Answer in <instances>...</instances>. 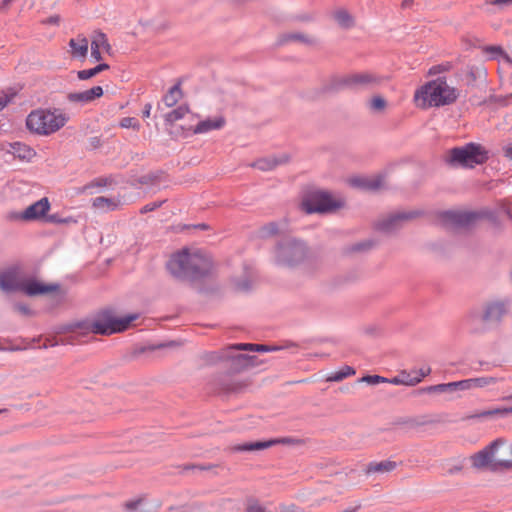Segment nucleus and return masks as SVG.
I'll list each match as a JSON object with an SVG mask.
<instances>
[{"label":"nucleus","mask_w":512,"mask_h":512,"mask_svg":"<svg viewBox=\"0 0 512 512\" xmlns=\"http://www.w3.org/2000/svg\"><path fill=\"white\" fill-rule=\"evenodd\" d=\"M510 308L511 300L509 298L486 301L481 310L472 309L466 314L464 324L470 334L483 335L491 329L499 327L509 314Z\"/></svg>","instance_id":"nucleus-1"},{"label":"nucleus","mask_w":512,"mask_h":512,"mask_svg":"<svg viewBox=\"0 0 512 512\" xmlns=\"http://www.w3.org/2000/svg\"><path fill=\"white\" fill-rule=\"evenodd\" d=\"M212 267L210 256L201 250L183 249L173 254L167 263V269L174 277L191 281L208 276Z\"/></svg>","instance_id":"nucleus-2"},{"label":"nucleus","mask_w":512,"mask_h":512,"mask_svg":"<svg viewBox=\"0 0 512 512\" xmlns=\"http://www.w3.org/2000/svg\"><path fill=\"white\" fill-rule=\"evenodd\" d=\"M0 289L10 293L24 292L28 296L48 294L59 289L58 284H43L34 279H26L20 265H12L0 271Z\"/></svg>","instance_id":"nucleus-3"},{"label":"nucleus","mask_w":512,"mask_h":512,"mask_svg":"<svg viewBox=\"0 0 512 512\" xmlns=\"http://www.w3.org/2000/svg\"><path fill=\"white\" fill-rule=\"evenodd\" d=\"M459 96L456 88L450 87L445 78L439 77L428 82L415 93V99L423 101L422 106L440 107L454 103Z\"/></svg>","instance_id":"nucleus-4"},{"label":"nucleus","mask_w":512,"mask_h":512,"mask_svg":"<svg viewBox=\"0 0 512 512\" xmlns=\"http://www.w3.org/2000/svg\"><path fill=\"white\" fill-rule=\"evenodd\" d=\"M488 158V151L481 144L470 142L447 150L443 161L452 168H474Z\"/></svg>","instance_id":"nucleus-5"},{"label":"nucleus","mask_w":512,"mask_h":512,"mask_svg":"<svg viewBox=\"0 0 512 512\" xmlns=\"http://www.w3.org/2000/svg\"><path fill=\"white\" fill-rule=\"evenodd\" d=\"M68 121V117L59 110H34L26 119L27 128L39 135H50L60 130Z\"/></svg>","instance_id":"nucleus-6"},{"label":"nucleus","mask_w":512,"mask_h":512,"mask_svg":"<svg viewBox=\"0 0 512 512\" xmlns=\"http://www.w3.org/2000/svg\"><path fill=\"white\" fill-rule=\"evenodd\" d=\"M138 318V313L117 317L113 310L105 309L91 323L87 324L85 328L94 334L110 335L125 331Z\"/></svg>","instance_id":"nucleus-7"},{"label":"nucleus","mask_w":512,"mask_h":512,"mask_svg":"<svg viewBox=\"0 0 512 512\" xmlns=\"http://www.w3.org/2000/svg\"><path fill=\"white\" fill-rule=\"evenodd\" d=\"M504 446L507 453L512 455V447L499 438L472 456L473 466L478 469L489 466L492 471L512 468V459H505L498 455V449Z\"/></svg>","instance_id":"nucleus-8"},{"label":"nucleus","mask_w":512,"mask_h":512,"mask_svg":"<svg viewBox=\"0 0 512 512\" xmlns=\"http://www.w3.org/2000/svg\"><path fill=\"white\" fill-rule=\"evenodd\" d=\"M307 255L306 245L297 239L286 238L281 240L274 251L277 265L293 268L299 265Z\"/></svg>","instance_id":"nucleus-9"},{"label":"nucleus","mask_w":512,"mask_h":512,"mask_svg":"<svg viewBox=\"0 0 512 512\" xmlns=\"http://www.w3.org/2000/svg\"><path fill=\"white\" fill-rule=\"evenodd\" d=\"M341 207L339 201L334 200L328 192L313 191L302 201L303 210L308 213H328Z\"/></svg>","instance_id":"nucleus-10"},{"label":"nucleus","mask_w":512,"mask_h":512,"mask_svg":"<svg viewBox=\"0 0 512 512\" xmlns=\"http://www.w3.org/2000/svg\"><path fill=\"white\" fill-rule=\"evenodd\" d=\"M418 214L416 211L391 213L379 219L375 227L378 231L392 233L400 229L406 221L418 216Z\"/></svg>","instance_id":"nucleus-11"},{"label":"nucleus","mask_w":512,"mask_h":512,"mask_svg":"<svg viewBox=\"0 0 512 512\" xmlns=\"http://www.w3.org/2000/svg\"><path fill=\"white\" fill-rule=\"evenodd\" d=\"M50 209V203L47 197L34 202L22 212H12L9 218L12 220L34 221L46 215Z\"/></svg>","instance_id":"nucleus-12"},{"label":"nucleus","mask_w":512,"mask_h":512,"mask_svg":"<svg viewBox=\"0 0 512 512\" xmlns=\"http://www.w3.org/2000/svg\"><path fill=\"white\" fill-rule=\"evenodd\" d=\"M349 90H364L374 88L382 83L383 77L369 72H355L348 74Z\"/></svg>","instance_id":"nucleus-13"},{"label":"nucleus","mask_w":512,"mask_h":512,"mask_svg":"<svg viewBox=\"0 0 512 512\" xmlns=\"http://www.w3.org/2000/svg\"><path fill=\"white\" fill-rule=\"evenodd\" d=\"M300 443H301V440H299V439L292 438V437H283V438L271 439L268 441H256V442L235 445L232 447V450L236 451V452H250V451L267 449L276 444L296 445V444H300Z\"/></svg>","instance_id":"nucleus-14"},{"label":"nucleus","mask_w":512,"mask_h":512,"mask_svg":"<svg viewBox=\"0 0 512 512\" xmlns=\"http://www.w3.org/2000/svg\"><path fill=\"white\" fill-rule=\"evenodd\" d=\"M234 350H230L229 347L225 353V358L230 360V369L234 372H240L250 367L260 365L263 361L258 360L256 356H249L245 354H232Z\"/></svg>","instance_id":"nucleus-15"},{"label":"nucleus","mask_w":512,"mask_h":512,"mask_svg":"<svg viewBox=\"0 0 512 512\" xmlns=\"http://www.w3.org/2000/svg\"><path fill=\"white\" fill-rule=\"evenodd\" d=\"M350 184L365 191L375 192L385 187V177L381 174L369 177H354L350 179Z\"/></svg>","instance_id":"nucleus-16"},{"label":"nucleus","mask_w":512,"mask_h":512,"mask_svg":"<svg viewBox=\"0 0 512 512\" xmlns=\"http://www.w3.org/2000/svg\"><path fill=\"white\" fill-rule=\"evenodd\" d=\"M349 90V80L347 75H332L327 78L321 85L320 92L322 94H337L343 90Z\"/></svg>","instance_id":"nucleus-17"},{"label":"nucleus","mask_w":512,"mask_h":512,"mask_svg":"<svg viewBox=\"0 0 512 512\" xmlns=\"http://www.w3.org/2000/svg\"><path fill=\"white\" fill-rule=\"evenodd\" d=\"M444 218L457 227H468L475 222L478 214L470 211H446Z\"/></svg>","instance_id":"nucleus-18"},{"label":"nucleus","mask_w":512,"mask_h":512,"mask_svg":"<svg viewBox=\"0 0 512 512\" xmlns=\"http://www.w3.org/2000/svg\"><path fill=\"white\" fill-rule=\"evenodd\" d=\"M103 95L101 86H94L82 92H72L67 95V99L71 103L88 104Z\"/></svg>","instance_id":"nucleus-19"},{"label":"nucleus","mask_w":512,"mask_h":512,"mask_svg":"<svg viewBox=\"0 0 512 512\" xmlns=\"http://www.w3.org/2000/svg\"><path fill=\"white\" fill-rule=\"evenodd\" d=\"M424 393H456L466 391L465 379L449 383H441L421 389Z\"/></svg>","instance_id":"nucleus-20"},{"label":"nucleus","mask_w":512,"mask_h":512,"mask_svg":"<svg viewBox=\"0 0 512 512\" xmlns=\"http://www.w3.org/2000/svg\"><path fill=\"white\" fill-rule=\"evenodd\" d=\"M226 121L223 116L207 118L200 121L193 129L194 134H203L212 130H219L224 127Z\"/></svg>","instance_id":"nucleus-21"},{"label":"nucleus","mask_w":512,"mask_h":512,"mask_svg":"<svg viewBox=\"0 0 512 512\" xmlns=\"http://www.w3.org/2000/svg\"><path fill=\"white\" fill-rule=\"evenodd\" d=\"M288 161L287 155L265 157L256 160L251 164L252 167L257 168L261 171H270L275 169L277 166L284 164Z\"/></svg>","instance_id":"nucleus-22"},{"label":"nucleus","mask_w":512,"mask_h":512,"mask_svg":"<svg viewBox=\"0 0 512 512\" xmlns=\"http://www.w3.org/2000/svg\"><path fill=\"white\" fill-rule=\"evenodd\" d=\"M88 39L82 35L72 38L69 41L71 55L74 58L85 59L88 53Z\"/></svg>","instance_id":"nucleus-23"},{"label":"nucleus","mask_w":512,"mask_h":512,"mask_svg":"<svg viewBox=\"0 0 512 512\" xmlns=\"http://www.w3.org/2000/svg\"><path fill=\"white\" fill-rule=\"evenodd\" d=\"M503 378L494 376H482L476 378L465 379L466 391L477 388H485L497 384L499 381H503Z\"/></svg>","instance_id":"nucleus-24"},{"label":"nucleus","mask_w":512,"mask_h":512,"mask_svg":"<svg viewBox=\"0 0 512 512\" xmlns=\"http://www.w3.org/2000/svg\"><path fill=\"white\" fill-rule=\"evenodd\" d=\"M396 467L397 463L391 460H385L381 462H370L365 468V473L367 475L374 473L384 474L392 472L394 469H396Z\"/></svg>","instance_id":"nucleus-25"},{"label":"nucleus","mask_w":512,"mask_h":512,"mask_svg":"<svg viewBox=\"0 0 512 512\" xmlns=\"http://www.w3.org/2000/svg\"><path fill=\"white\" fill-rule=\"evenodd\" d=\"M332 16L342 29H350L355 25L354 17L344 8L336 9Z\"/></svg>","instance_id":"nucleus-26"},{"label":"nucleus","mask_w":512,"mask_h":512,"mask_svg":"<svg viewBox=\"0 0 512 512\" xmlns=\"http://www.w3.org/2000/svg\"><path fill=\"white\" fill-rule=\"evenodd\" d=\"M10 148V152L22 160H30L35 155V151L31 147L21 142L12 143Z\"/></svg>","instance_id":"nucleus-27"},{"label":"nucleus","mask_w":512,"mask_h":512,"mask_svg":"<svg viewBox=\"0 0 512 512\" xmlns=\"http://www.w3.org/2000/svg\"><path fill=\"white\" fill-rule=\"evenodd\" d=\"M120 201L115 198H107L99 196L93 199L92 205L94 208L104 212L113 211L119 206Z\"/></svg>","instance_id":"nucleus-28"},{"label":"nucleus","mask_w":512,"mask_h":512,"mask_svg":"<svg viewBox=\"0 0 512 512\" xmlns=\"http://www.w3.org/2000/svg\"><path fill=\"white\" fill-rule=\"evenodd\" d=\"M182 98L181 82L178 81L172 86L168 92L163 96V102L167 107L175 106Z\"/></svg>","instance_id":"nucleus-29"},{"label":"nucleus","mask_w":512,"mask_h":512,"mask_svg":"<svg viewBox=\"0 0 512 512\" xmlns=\"http://www.w3.org/2000/svg\"><path fill=\"white\" fill-rule=\"evenodd\" d=\"M230 350H249V351H257V352H269L276 351L280 348L277 346H268L263 344H250V343H240L229 346Z\"/></svg>","instance_id":"nucleus-30"},{"label":"nucleus","mask_w":512,"mask_h":512,"mask_svg":"<svg viewBox=\"0 0 512 512\" xmlns=\"http://www.w3.org/2000/svg\"><path fill=\"white\" fill-rule=\"evenodd\" d=\"M510 414H512V406L484 410L480 413L473 415L472 418H489L494 416L506 417Z\"/></svg>","instance_id":"nucleus-31"},{"label":"nucleus","mask_w":512,"mask_h":512,"mask_svg":"<svg viewBox=\"0 0 512 512\" xmlns=\"http://www.w3.org/2000/svg\"><path fill=\"white\" fill-rule=\"evenodd\" d=\"M109 68H110V66L108 64L100 63L93 68L78 71L77 77L80 80H88V79L98 75L99 73H101L105 70H108Z\"/></svg>","instance_id":"nucleus-32"},{"label":"nucleus","mask_w":512,"mask_h":512,"mask_svg":"<svg viewBox=\"0 0 512 512\" xmlns=\"http://www.w3.org/2000/svg\"><path fill=\"white\" fill-rule=\"evenodd\" d=\"M187 113H189V107L187 105H180L165 115V122L172 125L176 121L184 118Z\"/></svg>","instance_id":"nucleus-33"},{"label":"nucleus","mask_w":512,"mask_h":512,"mask_svg":"<svg viewBox=\"0 0 512 512\" xmlns=\"http://www.w3.org/2000/svg\"><path fill=\"white\" fill-rule=\"evenodd\" d=\"M387 383L414 386L419 383V378H413L409 373L403 371L398 376L388 379Z\"/></svg>","instance_id":"nucleus-34"},{"label":"nucleus","mask_w":512,"mask_h":512,"mask_svg":"<svg viewBox=\"0 0 512 512\" xmlns=\"http://www.w3.org/2000/svg\"><path fill=\"white\" fill-rule=\"evenodd\" d=\"M355 370L351 366H345L341 370L332 373L330 376H328L327 381L330 382H340L343 379L347 378L348 376L354 375Z\"/></svg>","instance_id":"nucleus-35"},{"label":"nucleus","mask_w":512,"mask_h":512,"mask_svg":"<svg viewBox=\"0 0 512 512\" xmlns=\"http://www.w3.org/2000/svg\"><path fill=\"white\" fill-rule=\"evenodd\" d=\"M290 41H299L306 44H311L312 40L302 33H288L279 38V44H285Z\"/></svg>","instance_id":"nucleus-36"},{"label":"nucleus","mask_w":512,"mask_h":512,"mask_svg":"<svg viewBox=\"0 0 512 512\" xmlns=\"http://www.w3.org/2000/svg\"><path fill=\"white\" fill-rule=\"evenodd\" d=\"M96 42L97 49H104L107 53H110L111 51V45L108 42L107 36L105 33L101 31H97L94 33L92 41Z\"/></svg>","instance_id":"nucleus-37"},{"label":"nucleus","mask_w":512,"mask_h":512,"mask_svg":"<svg viewBox=\"0 0 512 512\" xmlns=\"http://www.w3.org/2000/svg\"><path fill=\"white\" fill-rule=\"evenodd\" d=\"M221 385H222V390L226 393H238L243 389V387L246 384L235 381V380H229V381L222 382Z\"/></svg>","instance_id":"nucleus-38"},{"label":"nucleus","mask_w":512,"mask_h":512,"mask_svg":"<svg viewBox=\"0 0 512 512\" xmlns=\"http://www.w3.org/2000/svg\"><path fill=\"white\" fill-rule=\"evenodd\" d=\"M279 231V226L276 222H270L260 228L261 237H270L276 235Z\"/></svg>","instance_id":"nucleus-39"},{"label":"nucleus","mask_w":512,"mask_h":512,"mask_svg":"<svg viewBox=\"0 0 512 512\" xmlns=\"http://www.w3.org/2000/svg\"><path fill=\"white\" fill-rule=\"evenodd\" d=\"M387 102L380 96H375L370 101V108L375 111H382L385 109Z\"/></svg>","instance_id":"nucleus-40"},{"label":"nucleus","mask_w":512,"mask_h":512,"mask_svg":"<svg viewBox=\"0 0 512 512\" xmlns=\"http://www.w3.org/2000/svg\"><path fill=\"white\" fill-rule=\"evenodd\" d=\"M360 381L365 382L367 384L375 385L378 383H386L388 382V378L379 376V375H367L360 379Z\"/></svg>","instance_id":"nucleus-41"},{"label":"nucleus","mask_w":512,"mask_h":512,"mask_svg":"<svg viewBox=\"0 0 512 512\" xmlns=\"http://www.w3.org/2000/svg\"><path fill=\"white\" fill-rule=\"evenodd\" d=\"M374 245V242L371 241V240H365V241H362V242H359V243H356L354 244L352 247H351V251L352 252H360V251H367L369 250L370 248H372Z\"/></svg>","instance_id":"nucleus-42"},{"label":"nucleus","mask_w":512,"mask_h":512,"mask_svg":"<svg viewBox=\"0 0 512 512\" xmlns=\"http://www.w3.org/2000/svg\"><path fill=\"white\" fill-rule=\"evenodd\" d=\"M485 5H492L497 7L498 10H504L512 5V0H486Z\"/></svg>","instance_id":"nucleus-43"},{"label":"nucleus","mask_w":512,"mask_h":512,"mask_svg":"<svg viewBox=\"0 0 512 512\" xmlns=\"http://www.w3.org/2000/svg\"><path fill=\"white\" fill-rule=\"evenodd\" d=\"M120 126L122 128H133V129H139V123L138 121L133 117H125L120 121Z\"/></svg>","instance_id":"nucleus-44"},{"label":"nucleus","mask_w":512,"mask_h":512,"mask_svg":"<svg viewBox=\"0 0 512 512\" xmlns=\"http://www.w3.org/2000/svg\"><path fill=\"white\" fill-rule=\"evenodd\" d=\"M164 202L165 201H155V202L148 203L141 208L140 213L145 214V213L154 211L157 208L161 207Z\"/></svg>","instance_id":"nucleus-45"},{"label":"nucleus","mask_w":512,"mask_h":512,"mask_svg":"<svg viewBox=\"0 0 512 512\" xmlns=\"http://www.w3.org/2000/svg\"><path fill=\"white\" fill-rule=\"evenodd\" d=\"M235 288L239 291H248L251 288V281L248 278L235 281Z\"/></svg>","instance_id":"nucleus-46"},{"label":"nucleus","mask_w":512,"mask_h":512,"mask_svg":"<svg viewBox=\"0 0 512 512\" xmlns=\"http://www.w3.org/2000/svg\"><path fill=\"white\" fill-rule=\"evenodd\" d=\"M59 344H73L72 341L68 340L67 338H63V337H60L59 340H55L54 338L53 339H47L46 340V343L44 344V347H52V346H56V345H59Z\"/></svg>","instance_id":"nucleus-47"},{"label":"nucleus","mask_w":512,"mask_h":512,"mask_svg":"<svg viewBox=\"0 0 512 512\" xmlns=\"http://www.w3.org/2000/svg\"><path fill=\"white\" fill-rule=\"evenodd\" d=\"M13 96V93L7 94L4 91H0V111L6 107V105L11 101Z\"/></svg>","instance_id":"nucleus-48"},{"label":"nucleus","mask_w":512,"mask_h":512,"mask_svg":"<svg viewBox=\"0 0 512 512\" xmlns=\"http://www.w3.org/2000/svg\"><path fill=\"white\" fill-rule=\"evenodd\" d=\"M46 221L49 223H69L72 221L71 218H61L57 214L48 215Z\"/></svg>","instance_id":"nucleus-49"},{"label":"nucleus","mask_w":512,"mask_h":512,"mask_svg":"<svg viewBox=\"0 0 512 512\" xmlns=\"http://www.w3.org/2000/svg\"><path fill=\"white\" fill-rule=\"evenodd\" d=\"M486 52L490 53L493 58L504 55V51L500 46H488Z\"/></svg>","instance_id":"nucleus-50"},{"label":"nucleus","mask_w":512,"mask_h":512,"mask_svg":"<svg viewBox=\"0 0 512 512\" xmlns=\"http://www.w3.org/2000/svg\"><path fill=\"white\" fill-rule=\"evenodd\" d=\"M102 145L100 137H91L88 140V149L94 150L99 148Z\"/></svg>","instance_id":"nucleus-51"},{"label":"nucleus","mask_w":512,"mask_h":512,"mask_svg":"<svg viewBox=\"0 0 512 512\" xmlns=\"http://www.w3.org/2000/svg\"><path fill=\"white\" fill-rule=\"evenodd\" d=\"M91 56L96 61L102 60V54L100 52V49H97L96 42H91Z\"/></svg>","instance_id":"nucleus-52"},{"label":"nucleus","mask_w":512,"mask_h":512,"mask_svg":"<svg viewBox=\"0 0 512 512\" xmlns=\"http://www.w3.org/2000/svg\"><path fill=\"white\" fill-rule=\"evenodd\" d=\"M142 503V499L131 500L125 503V508L129 511H135Z\"/></svg>","instance_id":"nucleus-53"},{"label":"nucleus","mask_w":512,"mask_h":512,"mask_svg":"<svg viewBox=\"0 0 512 512\" xmlns=\"http://www.w3.org/2000/svg\"><path fill=\"white\" fill-rule=\"evenodd\" d=\"M246 512H265V510L257 502H250L247 506Z\"/></svg>","instance_id":"nucleus-54"},{"label":"nucleus","mask_w":512,"mask_h":512,"mask_svg":"<svg viewBox=\"0 0 512 512\" xmlns=\"http://www.w3.org/2000/svg\"><path fill=\"white\" fill-rule=\"evenodd\" d=\"M415 373L417 375L414 376L413 378H419V382H420L424 377H426L427 375H429L431 373V368L430 367L421 368L418 371H415Z\"/></svg>","instance_id":"nucleus-55"},{"label":"nucleus","mask_w":512,"mask_h":512,"mask_svg":"<svg viewBox=\"0 0 512 512\" xmlns=\"http://www.w3.org/2000/svg\"><path fill=\"white\" fill-rule=\"evenodd\" d=\"M59 22H60V17L58 15L50 16L43 21V23L50 24V25H58Z\"/></svg>","instance_id":"nucleus-56"},{"label":"nucleus","mask_w":512,"mask_h":512,"mask_svg":"<svg viewBox=\"0 0 512 512\" xmlns=\"http://www.w3.org/2000/svg\"><path fill=\"white\" fill-rule=\"evenodd\" d=\"M510 100H512V94L505 96V97H497L496 101L502 106H507L510 103Z\"/></svg>","instance_id":"nucleus-57"},{"label":"nucleus","mask_w":512,"mask_h":512,"mask_svg":"<svg viewBox=\"0 0 512 512\" xmlns=\"http://www.w3.org/2000/svg\"><path fill=\"white\" fill-rule=\"evenodd\" d=\"M15 308H16L17 311H19L23 315H30L31 314V310L26 305L17 304Z\"/></svg>","instance_id":"nucleus-58"},{"label":"nucleus","mask_w":512,"mask_h":512,"mask_svg":"<svg viewBox=\"0 0 512 512\" xmlns=\"http://www.w3.org/2000/svg\"><path fill=\"white\" fill-rule=\"evenodd\" d=\"M415 1L414 0H402L401 1V8L406 10V9H411L414 5Z\"/></svg>","instance_id":"nucleus-59"},{"label":"nucleus","mask_w":512,"mask_h":512,"mask_svg":"<svg viewBox=\"0 0 512 512\" xmlns=\"http://www.w3.org/2000/svg\"><path fill=\"white\" fill-rule=\"evenodd\" d=\"M16 0H3L0 5V11H6L9 9L10 5Z\"/></svg>","instance_id":"nucleus-60"},{"label":"nucleus","mask_w":512,"mask_h":512,"mask_svg":"<svg viewBox=\"0 0 512 512\" xmlns=\"http://www.w3.org/2000/svg\"><path fill=\"white\" fill-rule=\"evenodd\" d=\"M504 156L512 161V145L503 148Z\"/></svg>","instance_id":"nucleus-61"},{"label":"nucleus","mask_w":512,"mask_h":512,"mask_svg":"<svg viewBox=\"0 0 512 512\" xmlns=\"http://www.w3.org/2000/svg\"><path fill=\"white\" fill-rule=\"evenodd\" d=\"M152 105L150 103L145 104L143 109V117L148 118L150 116Z\"/></svg>","instance_id":"nucleus-62"},{"label":"nucleus","mask_w":512,"mask_h":512,"mask_svg":"<svg viewBox=\"0 0 512 512\" xmlns=\"http://www.w3.org/2000/svg\"><path fill=\"white\" fill-rule=\"evenodd\" d=\"M95 185L97 186H106L107 185V179L99 178L95 181Z\"/></svg>","instance_id":"nucleus-63"},{"label":"nucleus","mask_w":512,"mask_h":512,"mask_svg":"<svg viewBox=\"0 0 512 512\" xmlns=\"http://www.w3.org/2000/svg\"><path fill=\"white\" fill-rule=\"evenodd\" d=\"M440 71V67L439 66H435V67H432L429 71L430 74H435L437 72Z\"/></svg>","instance_id":"nucleus-64"}]
</instances>
